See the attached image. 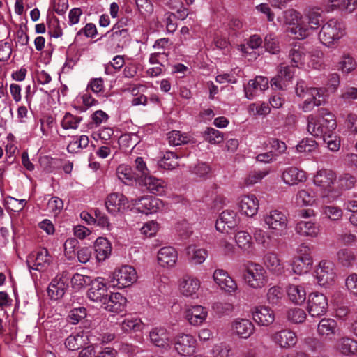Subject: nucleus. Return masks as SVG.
<instances>
[{"mask_svg": "<svg viewBox=\"0 0 357 357\" xmlns=\"http://www.w3.org/2000/svg\"><path fill=\"white\" fill-rule=\"evenodd\" d=\"M118 178L124 183L128 184L135 178L132 169L124 165H119L116 169Z\"/></svg>", "mask_w": 357, "mask_h": 357, "instance_id": "4d7b16f0", "label": "nucleus"}, {"mask_svg": "<svg viewBox=\"0 0 357 357\" xmlns=\"http://www.w3.org/2000/svg\"><path fill=\"white\" fill-rule=\"evenodd\" d=\"M325 88L308 87L306 83L300 80L295 87L296 95L301 99H305L300 107L304 112L312 111L326 102Z\"/></svg>", "mask_w": 357, "mask_h": 357, "instance_id": "f257e3e1", "label": "nucleus"}, {"mask_svg": "<svg viewBox=\"0 0 357 357\" xmlns=\"http://www.w3.org/2000/svg\"><path fill=\"white\" fill-rule=\"evenodd\" d=\"M293 271L298 275L307 273L312 266V258L296 257L291 264Z\"/></svg>", "mask_w": 357, "mask_h": 357, "instance_id": "e433bc0d", "label": "nucleus"}, {"mask_svg": "<svg viewBox=\"0 0 357 357\" xmlns=\"http://www.w3.org/2000/svg\"><path fill=\"white\" fill-rule=\"evenodd\" d=\"M91 287L87 291L88 298L94 302L103 303L107 296V288L104 278H97L91 280Z\"/></svg>", "mask_w": 357, "mask_h": 357, "instance_id": "ddd939ff", "label": "nucleus"}, {"mask_svg": "<svg viewBox=\"0 0 357 357\" xmlns=\"http://www.w3.org/2000/svg\"><path fill=\"white\" fill-rule=\"evenodd\" d=\"M207 314L208 311L206 308L201 305H195L188 310L186 317L191 324L199 325L205 321Z\"/></svg>", "mask_w": 357, "mask_h": 357, "instance_id": "473e14b6", "label": "nucleus"}, {"mask_svg": "<svg viewBox=\"0 0 357 357\" xmlns=\"http://www.w3.org/2000/svg\"><path fill=\"white\" fill-rule=\"evenodd\" d=\"M127 204V198L123 194L117 192L109 194L105 201V206L108 212L114 215L119 212H123Z\"/></svg>", "mask_w": 357, "mask_h": 357, "instance_id": "dca6fc26", "label": "nucleus"}, {"mask_svg": "<svg viewBox=\"0 0 357 357\" xmlns=\"http://www.w3.org/2000/svg\"><path fill=\"white\" fill-rule=\"evenodd\" d=\"M264 220L272 235L282 236L287 234L288 218L284 211L272 209L264 215Z\"/></svg>", "mask_w": 357, "mask_h": 357, "instance_id": "7ed1b4c3", "label": "nucleus"}, {"mask_svg": "<svg viewBox=\"0 0 357 357\" xmlns=\"http://www.w3.org/2000/svg\"><path fill=\"white\" fill-rule=\"evenodd\" d=\"M82 120V117L75 116L67 112L63 118L61 126L65 130L77 129Z\"/></svg>", "mask_w": 357, "mask_h": 357, "instance_id": "3c124183", "label": "nucleus"}, {"mask_svg": "<svg viewBox=\"0 0 357 357\" xmlns=\"http://www.w3.org/2000/svg\"><path fill=\"white\" fill-rule=\"evenodd\" d=\"M121 325L125 331H138L141 329L142 321L137 318L125 319Z\"/></svg>", "mask_w": 357, "mask_h": 357, "instance_id": "0e129e2a", "label": "nucleus"}, {"mask_svg": "<svg viewBox=\"0 0 357 357\" xmlns=\"http://www.w3.org/2000/svg\"><path fill=\"white\" fill-rule=\"evenodd\" d=\"M167 139L170 145L179 146L190 143L192 137L186 133H181V131L172 130L168 133Z\"/></svg>", "mask_w": 357, "mask_h": 357, "instance_id": "ea45409f", "label": "nucleus"}, {"mask_svg": "<svg viewBox=\"0 0 357 357\" xmlns=\"http://www.w3.org/2000/svg\"><path fill=\"white\" fill-rule=\"evenodd\" d=\"M315 273L320 286L331 284L336 277L335 264L330 261H321L317 266Z\"/></svg>", "mask_w": 357, "mask_h": 357, "instance_id": "1a4fd4ad", "label": "nucleus"}, {"mask_svg": "<svg viewBox=\"0 0 357 357\" xmlns=\"http://www.w3.org/2000/svg\"><path fill=\"white\" fill-rule=\"evenodd\" d=\"M94 250L97 259L99 261H105L111 254V243L106 238L99 237L94 243Z\"/></svg>", "mask_w": 357, "mask_h": 357, "instance_id": "c756f323", "label": "nucleus"}, {"mask_svg": "<svg viewBox=\"0 0 357 357\" xmlns=\"http://www.w3.org/2000/svg\"><path fill=\"white\" fill-rule=\"evenodd\" d=\"M211 354L213 357H234V352L230 344L220 342L213 347Z\"/></svg>", "mask_w": 357, "mask_h": 357, "instance_id": "79ce46f5", "label": "nucleus"}, {"mask_svg": "<svg viewBox=\"0 0 357 357\" xmlns=\"http://www.w3.org/2000/svg\"><path fill=\"white\" fill-rule=\"evenodd\" d=\"M266 296L270 304L277 305L280 302L283 296V292L280 287H273L268 290Z\"/></svg>", "mask_w": 357, "mask_h": 357, "instance_id": "052dcab7", "label": "nucleus"}, {"mask_svg": "<svg viewBox=\"0 0 357 357\" xmlns=\"http://www.w3.org/2000/svg\"><path fill=\"white\" fill-rule=\"evenodd\" d=\"M265 266L273 273L281 275L284 272V266L278 255L274 252H267L264 257Z\"/></svg>", "mask_w": 357, "mask_h": 357, "instance_id": "7c9ffc66", "label": "nucleus"}, {"mask_svg": "<svg viewBox=\"0 0 357 357\" xmlns=\"http://www.w3.org/2000/svg\"><path fill=\"white\" fill-rule=\"evenodd\" d=\"M141 183L153 194L160 195L165 192V181L149 174L142 178Z\"/></svg>", "mask_w": 357, "mask_h": 357, "instance_id": "cd10ccee", "label": "nucleus"}, {"mask_svg": "<svg viewBox=\"0 0 357 357\" xmlns=\"http://www.w3.org/2000/svg\"><path fill=\"white\" fill-rule=\"evenodd\" d=\"M337 322L333 319H322L317 326V332L319 335L326 337L335 333Z\"/></svg>", "mask_w": 357, "mask_h": 357, "instance_id": "4c0bfd02", "label": "nucleus"}, {"mask_svg": "<svg viewBox=\"0 0 357 357\" xmlns=\"http://www.w3.org/2000/svg\"><path fill=\"white\" fill-rule=\"evenodd\" d=\"M314 202V192L311 190L303 189L296 194V202L298 206H311Z\"/></svg>", "mask_w": 357, "mask_h": 357, "instance_id": "a19ab883", "label": "nucleus"}, {"mask_svg": "<svg viewBox=\"0 0 357 357\" xmlns=\"http://www.w3.org/2000/svg\"><path fill=\"white\" fill-rule=\"evenodd\" d=\"M237 213L232 210L223 211L215 223V228L221 232H229V230L235 229L238 224Z\"/></svg>", "mask_w": 357, "mask_h": 357, "instance_id": "f8f14e48", "label": "nucleus"}, {"mask_svg": "<svg viewBox=\"0 0 357 357\" xmlns=\"http://www.w3.org/2000/svg\"><path fill=\"white\" fill-rule=\"evenodd\" d=\"M231 331L241 338L250 337L255 331V326L247 319H236L232 321Z\"/></svg>", "mask_w": 357, "mask_h": 357, "instance_id": "a211bd4d", "label": "nucleus"}, {"mask_svg": "<svg viewBox=\"0 0 357 357\" xmlns=\"http://www.w3.org/2000/svg\"><path fill=\"white\" fill-rule=\"evenodd\" d=\"M86 316V309L84 307L73 308L69 312L68 321L71 324H77Z\"/></svg>", "mask_w": 357, "mask_h": 357, "instance_id": "6e6d98bb", "label": "nucleus"}, {"mask_svg": "<svg viewBox=\"0 0 357 357\" xmlns=\"http://www.w3.org/2000/svg\"><path fill=\"white\" fill-rule=\"evenodd\" d=\"M253 319L261 326H268L275 320L273 312L268 307L259 306L252 312Z\"/></svg>", "mask_w": 357, "mask_h": 357, "instance_id": "393cba45", "label": "nucleus"}, {"mask_svg": "<svg viewBox=\"0 0 357 357\" xmlns=\"http://www.w3.org/2000/svg\"><path fill=\"white\" fill-rule=\"evenodd\" d=\"M345 284L350 294L357 298V274L349 275L345 280Z\"/></svg>", "mask_w": 357, "mask_h": 357, "instance_id": "774afa93", "label": "nucleus"}, {"mask_svg": "<svg viewBox=\"0 0 357 357\" xmlns=\"http://www.w3.org/2000/svg\"><path fill=\"white\" fill-rule=\"evenodd\" d=\"M84 344L83 332L72 334L65 341L66 347L71 351L79 349Z\"/></svg>", "mask_w": 357, "mask_h": 357, "instance_id": "c03bdc74", "label": "nucleus"}, {"mask_svg": "<svg viewBox=\"0 0 357 357\" xmlns=\"http://www.w3.org/2000/svg\"><path fill=\"white\" fill-rule=\"evenodd\" d=\"M319 116L321 118V120H317L312 115L308 116L307 129L312 136L323 138L328 133L334 132L337 123L334 115L326 109H319Z\"/></svg>", "mask_w": 357, "mask_h": 357, "instance_id": "f03ea898", "label": "nucleus"}, {"mask_svg": "<svg viewBox=\"0 0 357 357\" xmlns=\"http://www.w3.org/2000/svg\"><path fill=\"white\" fill-rule=\"evenodd\" d=\"M304 15L307 20L309 26L311 29H317L323 22L322 11L320 8H310L305 11Z\"/></svg>", "mask_w": 357, "mask_h": 357, "instance_id": "c9c22d12", "label": "nucleus"}, {"mask_svg": "<svg viewBox=\"0 0 357 357\" xmlns=\"http://www.w3.org/2000/svg\"><path fill=\"white\" fill-rule=\"evenodd\" d=\"M178 158L174 152L167 151L159 161V165L165 169H174L179 165Z\"/></svg>", "mask_w": 357, "mask_h": 357, "instance_id": "37998d69", "label": "nucleus"}, {"mask_svg": "<svg viewBox=\"0 0 357 357\" xmlns=\"http://www.w3.org/2000/svg\"><path fill=\"white\" fill-rule=\"evenodd\" d=\"M268 88V79L266 77L257 76L254 79L249 81L245 87V96L252 99L257 91H263Z\"/></svg>", "mask_w": 357, "mask_h": 357, "instance_id": "b1692460", "label": "nucleus"}, {"mask_svg": "<svg viewBox=\"0 0 357 357\" xmlns=\"http://www.w3.org/2000/svg\"><path fill=\"white\" fill-rule=\"evenodd\" d=\"M356 183L355 176L349 174H344L338 178V188L342 190H350L354 187Z\"/></svg>", "mask_w": 357, "mask_h": 357, "instance_id": "603ef678", "label": "nucleus"}, {"mask_svg": "<svg viewBox=\"0 0 357 357\" xmlns=\"http://www.w3.org/2000/svg\"><path fill=\"white\" fill-rule=\"evenodd\" d=\"M213 277L221 289L227 292H234L237 288L235 281L223 269L215 270Z\"/></svg>", "mask_w": 357, "mask_h": 357, "instance_id": "4be33fe9", "label": "nucleus"}, {"mask_svg": "<svg viewBox=\"0 0 357 357\" xmlns=\"http://www.w3.org/2000/svg\"><path fill=\"white\" fill-rule=\"evenodd\" d=\"M289 57L291 61L293 66L299 67L304 63L305 54L304 48L299 45H294L289 52Z\"/></svg>", "mask_w": 357, "mask_h": 357, "instance_id": "58836bf2", "label": "nucleus"}, {"mask_svg": "<svg viewBox=\"0 0 357 357\" xmlns=\"http://www.w3.org/2000/svg\"><path fill=\"white\" fill-rule=\"evenodd\" d=\"M282 178L286 184L293 185L305 181L306 174L301 169L289 167L283 171Z\"/></svg>", "mask_w": 357, "mask_h": 357, "instance_id": "5701e85b", "label": "nucleus"}, {"mask_svg": "<svg viewBox=\"0 0 357 357\" xmlns=\"http://www.w3.org/2000/svg\"><path fill=\"white\" fill-rule=\"evenodd\" d=\"M322 213L331 220H339L342 217V211L340 208L334 206H325L322 208Z\"/></svg>", "mask_w": 357, "mask_h": 357, "instance_id": "13d9d810", "label": "nucleus"}, {"mask_svg": "<svg viewBox=\"0 0 357 357\" xmlns=\"http://www.w3.org/2000/svg\"><path fill=\"white\" fill-rule=\"evenodd\" d=\"M151 342L156 347L165 349L170 348V334L165 328H155L149 333Z\"/></svg>", "mask_w": 357, "mask_h": 357, "instance_id": "412c9836", "label": "nucleus"}, {"mask_svg": "<svg viewBox=\"0 0 357 357\" xmlns=\"http://www.w3.org/2000/svg\"><path fill=\"white\" fill-rule=\"evenodd\" d=\"M63 208L62 199L57 197H53L47 202V209L50 212L57 215Z\"/></svg>", "mask_w": 357, "mask_h": 357, "instance_id": "69168bd1", "label": "nucleus"}, {"mask_svg": "<svg viewBox=\"0 0 357 357\" xmlns=\"http://www.w3.org/2000/svg\"><path fill=\"white\" fill-rule=\"evenodd\" d=\"M245 282L252 288L263 287L267 282L265 269L259 264H252L243 274Z\"/></svg>", "mask_w": 357, "mask_h": 357, "instance_id": "0eeeda50", "label": "nucleus"}, {"mask_svg": "<svg viewBox=\"0 0 357 357\" xmlns=\"http://www.w3.org/2000/svg\"><path fill=\"white\" fill-rule=\"evenodd\" d=\"M91 280L89 276L75 273L71 278L72 287L76 290H79L85 286L89 285Z\"/></svg>", "mask_w": 357, "mask_h": 357, "instance_id": "864d4df0", "label": "nucleus"}, {"mask_svg": "<svg viewBox=\"0 0 357 357\" xmlns=\"http://www.w3.org/2000/svg\"><path fill=\"white\" fill-rule=\"evenodd\" d=\"M174 346L179 354L184 356H190L195 352L196 340L188 334H178L175 337Z\"/></svg>", "mask_w": 357, "mask_h": 357, "instance_id": "9b49d317", "label": "nucleus"}, {"mask_svg": "<svg viewBox=\"0 0 357 357\" xmlns=\"http://www.w3.org/2000/svg\"><path fill=\"white\" fill-rule=\"evenodd\" d=\"M343 36L344 28L342 24L335 19H331L322 26L319 38L323 44L330 46Z\"/></svg>", "mask_w": 357, "mask_h": 357, "instance_id": "39448f33", "label": "nucleus"}, {"mask_svg": "<svg viewBox=\"0 0 357 357\" xmlns=\"http://www.w3.org/2000/svg\"><path fill=\"white\" fill-rule=\"evenodd\" d=\"M137 210L145 214L153 213L162 206V202L154 197H142L135 201Z\"/></svg>", "mask_w": 357, "mask_h": 357, "instance_id": "aec40b11", "label": "nucleus"}, {"mask_svg": "<svg viewBox=\"0 0 357 357\" xmlns=\"http://www.w3.org/2000/svg\"><path fill=\"white\" fill-rule=\"evenodd\" d=\"M188 254L190 257L191 261L196 264L203 263L208 255L206 250L197 249L195 246L192 245L188 248Z\"/></svg>", "mask_w": 357, "mask_h": 357, "instance_id": "a18cd8bd", "label": "nucleus"}, {"mask_svg": "<svg viewBox=\"0 0 357 357\" xmlns=\"http://www.w3.org/2000/svg\"><path fill=\"white\" fill-rule=\"evenodd\" d=\"M137 275L135 269L130 266H123L116 269L109 276V283L113 287L123 289L131 286L137 281Z\"/></svg>", "mask_w": 357, "mask_h": 357, "instance_id": "20e7f679", "label": "nucleus"}, {"mask_svg": "<svg viewBox=\"0 0 357 357\" xmlns=\"http://www.w3.org/2000/svg\"><path fill=\"white\" fill-rule=\"evenodd\" d=\"M284 22L287 24L295 25L299 24L301 14L294 9H289L284 12Z\"/></svg>", "mask_w": 357, "mask_h": 357, "instance_id": "338daca9", "label": "nucleus"}, {"mask_svg": "<svg viewBox=\"0 0 357 357\" xmlns=\"http://www.w3.org/2000/svg\"><path fill=\"white\" fill-rule=\"evenodd\" d=\"M320 225L311 220H301L295 225V231L301 237L317 238L320 233Z\"/></svg>", "mask_w": 357, "mask_h": 357, "instance_id": "4468645a", "label": "nucleus"}, {"mask_svg": "<svg viewBox=\"0 0 357 357\" xmlns=\"http://www.w3.org/2000/svg\"><path fill=\"white\" fill-rule=\"evenodd\" d=\"M336 349L346 356L357 354V341L350 337H342L337 341Z\"/></svg>", "mask_w": 357, "mask_h": 357, "instance_id": "2f4dec72", "label": "nucleus"}, {"mask_svg": "<svg viewBox=\"0 0 357 357\" xmlns=\"http://www.w3.org/2000/svg\"><path fill=\"white\" fill-rule=\"evenodd\" d=\"M306 314L303 309L293 308L287 312V319L293 323L299 324L305 321Z\"/></svg>", "mask_w": 357, "mask_h": 357, "instance_id": "bf43d9fd", "label": "nucleus"}, {"mask_svg": "<svg viewBox=\"0 0 357 357\" xmlns=\"http://www.w3.org/2000/svg\"><path fill=\"white\" fill-rule=\"evenodd\" d=\"M327 298L320 293H312L307 301V311L313 317H319L325 314L328 310Z\"/></svg>", "mask_w": 357, "mask_h": 357, "instance_id": "6e6552de", "label": "nucleus"}, {"mask_svg": "<svg viewBox=\"0 0 357 357\" xmlns=\"http://www.w3.org/2000/svg\"><path fill=\"white\" fill-rule=\"evenodd\" d=\"M322 139L331 151H337L340 149V141L336 135H333V132L328 133Z\"/></svg>", "mask_w": 357, "mask_h": 357, "instance_id": "e2e57ef3", "label": "nucleus"}, {"mask_svg": "<svg viewBox=\"0 0 357 357\" xmlns=\"http://www.w3.org/2000/svg\"><path fill=\"white\" fill-rule=\"evenodd\" d=\"M236 242L243 250L249 252L252 248L251 236L246 231H240L236 234Z\"/></svg>", "mask_w": 357, "mask_h": 357, "instance_id": "09e8293b", "label": "nucleus"}, {"mask_svg": "<svg viewBox=\"0 0 357 357\" xmlns=\"http://www.w3.org/2000/svg\"><path fill=\"white\" fill-rule=\"evenodd\" d=\"M338 261L344 267H349L353 265L356 257L351 250L342 249L337 252Z\"/></svg>", "mask_w": 357, "mask_h": 357, "instance_id": "de8ad7c7", "label": "nucleus"}, {"mask_svg": "<svg viewBox=\"0 0 357 357\" xmlns=\"http://www.w3.org/2000/svg\"><path fill=\"white\" fill-rule=\"evenodd\" d=\"M200 287L199 281L193 278L184 277L180 284L181 293L185 296H192Z\"/></svg>", "mask_w": 357, "mask_h": 357, "instance_id": "72a5a7b5", "label": "nucleus"}, {"mask_svg": "<svg viewBox=\"0 0 357 357\" xmlns=\"http://www.w3.org/2000/svg\"><path fill=\"white\" fill-rule=\"evenodd\" d=\"M68 280L66 273L63 272L51 281L47 288V294L51 299L58 300L64 296L68 287Z\"/></svg>", "mask_w": 357, "mask_h": 357, "instance_id": "9d476101", "label": "nucleus"}, {"mask_svg": "<svg viewBox=\"0 0 357 357\" xmlns=\"http://www.w3.org/2000/svg\"><path fill=\"white\" fill-rule=\"evenodd\" d=\"M264 47L271 54H277L280 51L279 42L273 33L267 34L264 38Z\"/></svg>", "mask_w": 357, "mask_h": 357, "instance_id": "5fc2aeb1", "label": "nucleus"}, {"mask_svg": "<svg viewBox=\"0 0 357 357\" xmlns=\"http://www.w3.org/2000/svg\"><path fill=\"white\" fill-rule=\"evenodd\" d=\"M356 68L355 59L349 54H344L339 62L338 69L344 73H349Z\"/></svg>", "mask_w": 357, "mask_h": 357, "instance_id": "49530a36", "label": "nucleus"}, {"mask_svg": "<svg viewBox=\"0 0 357 357\" xmlns=\"http://www.w3.org/2000/svg\"><path fill=\"white\" fill-rule=\"evenodd\" d=\"M271 340L281 348H290L297 342L296 333L289 329H283L271 335Z\"/></svg>", "mask_w": 357, "mask_h": 357, "instance_id": "2eb2a0df", "label": "nucleus"}, {"mask_svg": "<svg viewBox=\"0 0 357 357\" xmlns=\"http://www.w3.org/2000/svg\"><path fill=\"white\" fill-rule=\"evenodd\" d=\"M289 299L296 305H301L306 299V292L302 286L290 284L287 288Z\"/></svg>", "mask_w": 357, "mask_h": 357, "instance_id": "f704fd0d", "label": "nucleus"}, {"mask_svg": "<svg viewBox=\"0 0 357 357\" xmlns=\"http://www.w3.org/2000/svg\"><path fill=\"white\" fill-rule=\"evenodd\" d=\"M336 175L334 172L328 169L319 170L314 177V183L325 190H330Z\"/></svg>", "mask_w": 357, "mask_h": 357, "instance_id": "a878e982", "label": "nucleus"}, {"mask_svg": "<svg viewBox=\"0 0 357 357\" xmlns=\"http://www.w3.org/2000/svg\"><path fill=\"white\" fill-rule=\"evenodd\" d=\"M317 147V143L312 138L303 139L297 146L298 152H312Z\"/></svg>", "mask_w": 357, "mask_h": 357, "instance_id": "680f3d73", "label": "nucleus"}, {"mask_svg": "<svg viewBox=\"0 0 357 357\" xmlns=\"http://www.w3.org/2000/svg\"><path fill=\"white\" fill-rule=\"evenodd\" d=\"M52 261V257L49 255L47 250L43 248L38 252L35 257H29L27 264L29 268L43 271L49 266Z\"/></svg>", "mask_w": 357, "mask_h": 357, "instance_id": "f3484780", "label": "nucleus"}, {"mask_svg": "<svg viewBox=\"0 0 357 357\" xmlns=\"http://www.w3.org/2000/svg\"><path fill=\"white\" fill-rule=\"evenodd\" d=\"M116 29L117 27H112L105 36L98 39L101 40L106 38L107 47L115 52L122 50L127 45L130 38L128 29L116 30Z\"/></svg>", "mask_w": 357, "mask_h": 357, "instance_id": "423d86ee", "label": "nucleus"}, {"mask_svg": "<svg viewBox=\"0 0 357 357\" xmlns=\"http://www.w3.org/2000/svg\"><path fill=\"white\" fill-rule=\"evenodd\" d=\"M177 260V252L172 247H163L158 253V261L160 266H173Z\"/></svg>", "mask_w": 357, "mask_h": 357, "instance_id": "c85d7f7f", "label": "nucleus"}, {"mask_svg": "<svg viewBox=\"0 0 357 357\" xmlns=\"http://www.w3.org/2000/svg\"><path fill=\"white\" fill-rule=\"evenodd\" d=\"M127 300L120 293H112L109 296H107L102 303L105 310L114 312L119 313L123 311Z\"/></svg>", "mask_w": 357, "mask_h": 357, "instance_id": "6ab92c4d", "label": "nucleus"}, {"mask_svg": "<svg viewBox=\"0 0 357 357\" xmlns=\"http://www.w3.org/2000/svg\"><path fill=\"white\" fill-rule=\"evenodd\" d=\"M239 207L241 211L245 215L252 217L257 213L258 200L254 195H245L241 197Z\"/></svg>", "mask_w": 357, "mask_h": 357, "instance_id": "bb28decb", "label": "nucleus"}, {"mask_svg": "<svg viewBox=\"0 0 357 357\" xmlns=\"http://www.w3.org/2000/svg\"><path fill=\"white\" fill-rule=\"evenodd\" d=\"M203 137L210 144H219L223 141L222 132L213 128H208L204 132Z\"/></svg>", "mask_w": 357, "mask_h": 357, "instance_id": "8fccbe9b", "label": "nucleus"}]
</instances>
